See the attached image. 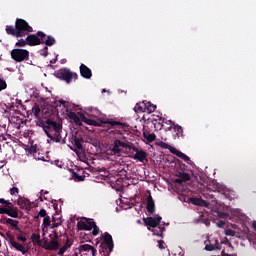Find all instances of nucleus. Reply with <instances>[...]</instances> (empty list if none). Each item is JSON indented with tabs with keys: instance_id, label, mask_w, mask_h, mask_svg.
Listing matches in <instances>:
<instances>
[{
	"instance_id": "1",
	"label": "nucleus",
	"mask_w": 256,
	"mask_h": 256,
	"mask_svg": "<svg viewBox=\"0 0 256 256\" xmlns=\"http://www.w3.org/2000/svg\"><path fill=\"white\" fill-rule=\"evenodd\" d=\"M36 126L41 127L44 133L47 135L48 139L55 141L56 143H61V133H63V124L53 121L51 119L36 121Z\"/></svg>"
},
{
	"instance_id": "2",
	"label": "nucleus",
	"mask_w": 256,
	"mask_h": 256,
	"mask_svg": "<svg viewBox=\"0 0 256 256\" xmlns=\"http://www.w3.org/2000/svg\"><path fill=\"white\" fill-rule=\"evenodd\" d=\"M7 35H12L17 39L27 36L29 33H33V27L29 25L27 21L21 18H17L14 26H6Z\"/></svg>"
},
{
	"instance_id": "3",
	"label": "nucleus",
	"mask_w": 256,
	"mask_h": 256,
	"mask_svg": "<svg viewBox=\"0 0 256 256\" xmlns=\"http://www.w3.org/2000/svg\"><path fill=\"white\" fill-rule=\"evenodd\" d=\"M82 121L87 125H93L94 127H108V129H125L127 127L126 123L113 120L111 118H105L100 120H91L85 115L81 117Z\"/></svg>"
},
{
	"instance_id": "4",
	"label": "nucleus",
	"mask_w": 256,
	"mask_h": 256,
	"mask_svg": "<svg viewBox=\"0 0 256 256\" xmlns=\"http://www.w3.org/2000/svg\"><path fill=\"white\" fill-rule=\"evenodd\" d=\"M49 239L47 238H43V249H45V251H57V249H59V247H61V244L59 243V234L57 233V231H53L52 234H49Z\"/></svg>"
},
{
	"instance_id": "5",
	"label": "nucleus",
	"mask_w": 256,
	"mask_h": 256,
	"mask_svg": "<svg viewBox=\"0 0 256 256\" xmlns=\"http://www.w3.org/2000/svg\"><path fill=\"white\" fill-rule=\"evenodd\" d=\"M54 76H56L57 79H61V81H65V83H72L73 79L74 81H77L79 79V75L75 72H71L69 68H61L54 72Z\"/></svg>"
},
{
	"instance_id": "6",
	"label": "nucleus",
	"mask_w": 256,
	"mask_h": 256,
	"mask_svg": "<svg viewBox=\"0 0 256 256\" xmlns=\"http://www.w3.org/2000/svg\"><path fill=\"white\" fill-rule=\"evenodd\" d=\"M26 39L30 47H36L37 45H43V39H47V34L43 31H38L36 34H28Z\"/></svg>"
},
{
	"instance_id": "7",
	"label": "nucleus",
	"mask_w": 256,
	"mask_h": 256,
	"mask_svg": "<svg viewBox=\"0 0 256 256\" xmlns=\"http://www.w3.org/2000/svg\"><path fill=\"white\" fill-rule=\"evenodd\" d=\"M11 58L17 63H22V61L29 59V52L25 49L16 48L11 51Z\"/></svg>"
},
{
	"instance_id": "8",
	"label": "nucleus",
	"mask_w": 256,
	"mask_h": 256,
	"mask_svg": "<svg viewBox=\"0 0 256 256\" xmlns=\"http://www.w3.org/2000/svg\"><path fill=\"white\" fill-rule=\"evenodd\" d=\"M6 237L8 238L9 245H11V247L16 249V251H20V253H22V255H25L27 253L28 250L25 249V247L21 243H19L15 240V236H13V234H11V232H7Z\"/></svg>"
},
{
	"instance_id": "9",
	"label": "nucleus",
	"mask_w": 256,
	"mask_h": 256,
	"mask_svg": "<svg viewBox=\"0 0 256 256\" xmlns=\"http://www.w3.org/2000/svg\"><path fill=\"white\" fill-rule=\"evenodd\" d=\"M94 225L95 221L88 218H83V220L77 223V229L78 231H91Z\"/></svg>"
},
{
	"instance_id": "10",
	"label": "nucleus",
	"mask_w": 256,
	"mask_h": 256,
	"mask_svg": "<svg viewBox=\"0 0 256 256\" xmlns=\"http://www.w3.org/2000/svg\"><path fill=\"white\" fill-rule=\"evenodd\" d=\"M162 219L163 218L161 216H157L156 218L146 217V218H143V223L149 229H151V227L152 229H155L161 224Z\"/></svg>"
},
{
	"instance_id": "11",
	"label": "nucleus",
	"mask_w": 256,
	"mask_h": 256,
	"mask_svg": "<svg viewBox=\"0 0 256 256\" xmlns=\"http://www.w3.org/2000/svg\"><path fill=\"white\" fill-rule=\"evenodd\" d=\"M70 142L75 147V149H79V151H81V149H83V143H85V140H83V136L75 132V134L71 135Z\"/></svg>"
},
{
	"instance_id": "12",
	"label": "nucleus",
	"mask_w": 256,
	"mask_h": 256,
	"mask_svg": "<svg viewBox=\"0 0 256 256\" xmlns=\"http://www.w3.org/2000/svg\"><path fill=\"white\" fill-rule=\"evenodd\" d=\"M131 151H134V153H136L133 156V159H135L136 161H140V163H143V161H145V159H147V152L143 151V150H139V148L133 146L131 148Z\"/></svg>"
},
{
	"instance_id": "13",
	"label": "nucleus",
	"mask_w": 256,
	"mask_h": 256,
	"mask_svg": "<svg viewBox=\"0 0 256 256\" xmlns=\"http://www.w3.org/2000/svg\"><path fill=\"white\" fill-rule=\"evenodd\" d=\"M104 244L106 245V247L108 249V253H113L115 244L113 243V236H111V234H109V232L104 233Z\"/></svg>"
},
{
	"instance_id": "14",
	"label": "nucleus",
	"mask_w": 256,
	"mask_h": 256,
	"mask_svg": "<svg viewBox=\"0 0 256 256\" xmlns=\"http://www.w3.org/2000/svg\"><path fill=\"white\" fill-rule=\"evenodd\" d=\"M157 117H158V120L157 119L153 120L155 129L161 130V129H163V127H165V124L171 125V123H173V121H171V120H167V119H165L163 117H159V116H157Z\"/></svg>"
},
{
	"instance_id": "15",
	"label": "nucleus",
	"mask_w": 256,
	"mask_h": 256,
	"mask_svg": "<svg viewBox=\"0 0 256 256\" xmlns=\"http://www.w3.org/2000/svg\"><path fill=\"white\" fill-rule=\"evenodd\" d=\"M165 131H171L173 129L174 133H176V137H183V127L179 124L171 123L169 127L164 128Z\"/></svg>"
},
{
	"instance_id": "16",
	"label": "nucleus",
	"mask_w": 256,
	"mask_h": 256,
	"mask_svg": "<svg viewBox=\"0 0 256 256\" xmlns=\"http://www.w3.org/2000/svg\"><path fill=\"white\" fill-rule=\"evenodd\" d=\"M80 75L84 79H91L93 77V72L85 64L80 65Z\"/></svg>"
},
{
	"instance_id": "17",
	"label": "nucleus",
	"mask_w": 256,
	"mask_h": 256,
	"mask_svg": "<svg viewBox=\"0 0 256 256\" xmlns=\"http://www.w3.org/2000/svg\"><path fill=\"white\" fill-rule=\"evenodd\" d=\"M146 209L149 215H153V213H155V200H153V196H151V194L147 196Z\"/></svg>"
},
{
	"instance_id": "18",
	"label": "nucleus",
	"mask_w": 256,
	"mask_h": 256,
	"mask_svg": "<svg viewBox=\"0 0 256 256\" xmlns=\"http://www.w3.org/2000/svg\"><path fill=\"white\" fill-rule=\"evenodd\" d=\"M20 209H31V201L27 198H19L17 201Z\"/></svg>"
},
{
	"instance_id": "19",
	"label": "nucleus",
	"mask_w": 256,
	"mask_h": 256,
	"mask_svg": "<svg viewBox=\"0 0 256 256\" xmlns=\"http://www.w3.org/2000/svg\"><path fill=\"white\" fill-rule=\"evenodd\" d=\"M174 155H176V157H179L180 159H183V161H185V163H188V165H191V158H189V156H187L185 153L176 149Z\"/></svg>"
},
{
	"instance_id": "20",
	"label": "nucleus",
	"mask_w": 256,
	"mask_h": 256,
	"mask_svg": "<svg viewBox=\"0 0 256 256\" xmlns=\"http://www.w3.org/2000/svg\"><path fill=\"white\" fill-rule=\"evenodd\" d=\"M190 203L192 205H197L198 207H205L207 202L201 198H189Z\"/></svg>"
},
{
	"instance_id": "21",
	"label": "nucleus",
	"mask_w": 256,
	"mask_h": 256,
	"mask_svg": "<svg viewBox=\"0 0 256 256\" xmlns=\"http://www.w3.org/2000/svg\"><path fill=\"white\" fill-rule=\"evenodd\" d=\"M176 176L180 178L184 183L187 181H191V175H189V173L183 171H176Z\"/></svg>"
},
{
	"instance_id": "22",
	"label": "nucleus",
	"mask_w": 256,
	"mask_h": 256,
	"mask_svg": "<svg viewBox=\"0 0 256 256\" xmlns=\"http://www.w3.org/2000/svg\"><path fill=\"white\" fill-rule=\"evenodd\" d=\"M72 245L73 243H71V240L67 239L65 244L59 249L58 255L59 256L65 255V252L67 251V249H69Z\"/></svg>"
},
{
	"instance_id": "23",
	"label": "nucleus",
	"mask_w": 256,
	"mask_h": 256,
	"mask_svg": "<svg viewBox=\"0 0 256 256\" xmlns=\"http://www.w3.org/2000/svg\"><path fill=\"white\" fill-rule=\"evenodd\" d=\"M158 147H161L162 149H168L170 151V153H172L173 155L175 154V151H177V148L163 142L160 141L157 143Z\"/></svg>"
},
{
	"instance_id": "24",
	"label": "nucleus",
	"mask_w": 256,
	"mask_h": 256,
	"mask_svg": "<svg viewBox=\"0 0 256 256\" xmlns=\"http://www.w3.org/2000/svg\"><path fill=\"white\" fill-rule=\"evenodd\" d=\"M155 109H157V105L145 100V112L149 114L155 113Z\"/></svg>"
},
{
	"instance_id": "25",
	"label": "nucleus",
	"mask_w": 256,
	"mask_h": 256,
	"mask_svg": "<svg viewBox=\"0 0 256 256\" xmlns=\"http://www.w3.org/2000/svg\"><path fill=\"white\" fill-rule=\"evenodd\" d=\"M6 215H8V217H12L13 219H18L19 218V208H17V207H14L11 209L8 208Z\"/></svg>"
},
{
	"instance_id": "26",
	"label": "nucleus",
	"mask_w": 256,
	"mask_h": 256,
	"mask_svg": "<svg viewBox=\"0 0 256 256\" xmlns=\"http://www.w3.org/2000/svg\"><path fill=\"white\" fill-rule=\"evenodd\" d=\"M148 231H152L154 235H157V237H163V232L165 231V227L158 226L155 229L148 228Z\"/></svg>"
},
{
	"instance_id": "27",
	"label": "nucleus",
	"mask_w": 256,
	"mask_h": 256,
	"mask_svg": "<svg viewBox=\"0 0 256 256\" xmlns=\"http://www.w3.org/2000/svg\"><path fill=\"white\" fill-rule=\"evenodd\" d=\"M221 249V245H219V240H215V245L213 244H206L205 250L206 251H215Z\"/></svg>"
},
{
	"instance_id": "28",
	"label": "nucleus",
	"mask_w": 256,
	"mask_h": 256,
	"mask_svg": "<svg viewBox=\"0 0 256 256\" xmlns=\"http://www.w3.org/2000/svg\"><path fill=\"white\" fill-rule=\"evenodd\" d=\"M134 111L135 113H145V100L143 102L136 103Z\"/></svg>"
},
{
	"instance_id": "29",
	"label": "nucleus",
	"mask_w": 256,
	"mask_h": 256,
	"mask_svg": "<svg viewBox=\"0 0 256 256\" xmlns=\"http://www.w3.org/2000/svg\"><path fill=\"white\" fill-rule=\"evenodd\" d=\"M55 43L56 41L53 36H46V38H43V45H46L47 47H53Z\"/></svg>"
},
{
	"instance_id": "30",
	"label": "nucleus",
	"mask_w": 256,
	"mask_h": 256,
	"mask_svg": "<svg viewBox=\"0 0 256 256\" xmlns=\"http://www.w3.org/2000/svg\"><path fill=\"white\" fill-rule=\"evenodd\" d=\"M143 137L144 139H146V141H148V143H153V141H155L157 139V136L155 135V133H151L149 134V132H143Z\"/></svg>"
},
{
	"instance_id": "31",
	"label": "nucleus",
	"mask_w": 256,
	"mask_h": 256,
	"mask_svg": "<svg viewBox=\"0 0 256 256\" xmlns=\"http://www.w3.org/2000/svg\"><path fill=\"white\" fill-rule=\"evenodd\" d=\"M114 142L117 146L123 147V149H129V151H131V149L133 148L132 144L125 143L121 140H115Z\"/></svg>"
},
{
	"instance_id": "32",
	"label": "nucleus",
	"mask_w": 256,
	"mask_h": 256,
	"mask_svg": "<svg viewBox=\"0 0 256 256\" xmlns=\"http://www.w3.org/2000/svg\"><path fill=\"white\" fill-rule=\"evenodd\" d=\"M79 251L80 253H89V251H91V249H93V246L89 245V244H82L79 246Z\"/></svg>"
},
{
	"instance_id": "33",
	"label": "nucleus",
	"mask_w": 256,
	"mask_h": 256,
	"mask_svg": "<svg viewBox=\"0 0 256 256\" xmlns=\"http://www.w3.org/2000/svg\"><path fill=\"white\" fill-rule=\"evenodd\" d=\"M6 224L11 225V227H14L17 231H19V221L13 220L11 218L6 219Z\"/></svg>"
},
{
	"instance_id": "34",
	"label": "nucleus",
	"mask_w": 256,
	"mask_h": 256,
	"mask_svg": "<svg viewBox=\"0 0 256 256\" xmlns=\"http://www.w3.org/2000/svg\"><path fill=\"white\" fill-rule=\"evenodd\" d=\"M111 151L113 153V155H121V149L119 148V146L117 145V143L114 141V144L111 147Z\"/></svg>"
},
{
	"instance_id": "35",
	"label": "nucleus",
	"mask_w": 256,
	"mask_h": 256,
	"mask_svg": "<svg viewBox=\"0 0 256 256\" xmlns=\"http://www.w3.org/2000/svg\"><path fill=\"white\" fill-rule=\"evenodd\" d=\"M31 239H32L33 243H37V245H39V247H41V235L33 233L31 236Z\"/></svg>"
},
{
	"instance_id": "36",
	"label": "nucleus",
	"mask_w": 256,
	"mask_h": 256,
	"mask_svg": "<svg viewBox=\"0 0 256 256\" xmlns=\"http://www.w3.org/2000/svg\"><path fill=\"white\" fill-rule=\"evenodd\" d=\"M27 45H29V42H27V38H26V39L18 40L15 44V47H27Z\"/></svg>"
},
{
	"instance_id": "37",
	"label": "nucleus",
	"mask_w": 256,
	"mask_h": 256,
	"mask_svg": "<svg viewBox=\"0 0 256 256\" xmlns=\"http://www.w3.org/2000/svg\"><path fill=\"white\" fill-rule=\"evenodd\" d=\"M72 177L74 181H85V175H79L75 171H72Z\"/></svg>"
},
{
	"instance_id": "38",
	"label": "nucleus",
	"mask_w": 256,
	"mask_h": 256,
	"mask_svg": "<svg viewBox=\"0 0 256 256\" xmlns=\"http://www.w3.org/2000/svg\"><path fill=\"white\" fill-rule=\"evenodd\" d=\"M32 113L34 117H39V113H41V108L39 107V104H35L32 108Z\"/></svg>"
},
{
	"instance_id": "39",
	"label": "nucleus",
	"mask_w": 256,
	"mask_h": 256,
	"mask_svg": "<svg viewBox=\"0 0 256 256\" xmlns=\"http://www.w3.org/2000/svg\"><path fill=\"white\" fill-rule=\"evenodd\" d=\"M45 229H49V227H51V217L50 216H46L44 219H43V224H42Z\"/></svg>"
},
{
	"instance_id": "40",
	"label": "nucleus",
	"mask_w": 256,
	"mask_h": 256,
	"mask_svg": "<svg viewBox=\"0 0 256 256\" xmlns=\"http://www.w3.org/2000/svg\"><path fill=\"white\" fill-rule=\"evenodd\" d=\"M52 221H53L51 226L52 229H56L57 227H60V225H62L61 220H55V217L52 218Z\"/></svg>"
},
{
	"instance_id": "41",
	"label": "nucleus",
	"mask_w": 256,
	"mask_h": 256,
	"mask_svg": "<svg viewBox=\"0 0 256 256\" xmlns=\"http://www.w3.org/2000/svg\"><path fill=\"white\" fill-rule=\"evenodd\" d=\"M39 217H44V218L47 217V210L42 208L39 211L38 215L35 217V219H39Z\"/></svg>"
},
{
	"instance_id": "42",
	"label": "nucleus",
	"mask_w": 256,
	"mask_h": 256,
	"mask_svg": "<svg viewBox=\"0 0 256 256\" xmlns=\"http://www.w3.org/2000/svg\"><path fill=\"white\" fill-rule=\"evenodd\" d=\"M93 231H92V235L94 237H97V235H99V227H97V224L94 222V226L92 227Z\"/></svg>"
},
{
	"instance_id": "43",
	"label": "nucleus",
	"mask_w": 256,
	"mask_h": 256,
	"mask_svg": "<svg viewBox=\"0 0 256 256\" xmlns=\"http://www.w3.org/2000/svg\"><path fill=\"white\" fill-rule=\"evenodd\" d=\"M225 235H226L227 237H235V230L227 229V230L225 231Z\"/></svg>"
},
{
	"instance_id": "44",
	"label": "nucleus",
	"mask_w": 256,
	"mask_h": 256,
	"mask_svg": "<svg viewBox=\"0 0 256 256\" xmlns=\"http://www.w3.org/2000/svg\"><path fill=\"white\" fill-rule=\"evenodd\" d=\"M4 89H7V82H5L3 79H0V91H4Z\"/></svg>"
},
{
	"instance_id": "45",
	"label": "nucleus",
	"mask_w": 256,
	"mask_h": 256,
	"mask_svg": "<svg viewBox=\"0 0 256 256\" xmlns=\"http://www.w3.org/2000/svg\"><path fill=\"white\" fill-rule=\"evenodd\" d=\"M16 238L18 241H21L22 243H25L27 241V237H25L21 234H16Z\"/></svg>"
},
{
	"instance_id": "46",
	"label": "nucleus",
	"mask_w": 256,
	"mask_h": 256,
	"mask_svg": "<svg viewBox=\"0 0 256 256\" xmlns=\"http://www.w3.org/2000/svg\"><path fill=\"white\" fill-rule=\"evenodd\" d=\"M4 206L6 209H14L13 203H11L9 200H6V203H4Z\"/></svg>"
},
{
	"instance_id": "47",
	"label": "nucleus",
	"mask_w": 256,
	"mask_h": 256,
	"mask_svg": "<svg viewBox=\"0 0 256 256\" xmlns=\"http://www.w3.org/2000/svg\"><path fill=\"white\" fill-rule=\"evenodd\" d=\"M19 193V188L17 187H12L10 189V195H17Z\"/></svg>"
},
{
	"instance_id": "48",
	"label": "nucleus",
	"mask_w": 256,
	"mask_h": 256,
	"mask_svg": "<svg viewBox=\"0 0 256 256\" xmlns=\"http://www.w3.org/2000/svg\"><path fill=\"white\" fill-rule=\"evenodd\" d=\"M42 55L44 57H47V55H49V48L47 46H45L43 49H42Z\"/></svg>"
},
{
	"instance_id": "49",
	"label": "nucleus",
	"mask_w": 256,
	"mask_h": 256,
	"mask_svg": "<svg viewBox=\"0 0 256 256\" xmlns=\"http://www.w3.org/2000/svg\"><path fill=\"white\" fill-rule=\"evenodd\" d=\"M158 247H159V249H165V241L159 240L158 241Z\"/></svg>"
},
{
	"instance_id": "50",
	"label": "nucleus",
	"mask_w": 256,
	"mask_h": 256,
	"mask_svg": "<svg viewBox=\"0 0 256 256\" xmlns=\"http://www.w3.org/2000/svg\"><path fill=\"white\" fill-rule=\"evenodd\" d=\"M8 210H9V208L1 207L0 208V215H7Z\"/></svg>"
},
{
	"instance_id": "51",
	"label": "nucleus",
	"mask_w": 256,
	"mask_h": 256,
	"mask_svg": "<svg viewBox=\"0 0 256 256\" xmlns=\"http://www.w3.org/2000/svg\"><path fill=\"white\" fill-rule=\"evenodd\" d=\"M174 183H177L178 185H181V184H183L184 182H183L180 178H176V179L174 180Z\"/></svg>"
},
{
	"instance_id": "52",
	"label": "nucleus",
	"mask_w": 256,
	"mask_h": 256,
	"mask_svg": "<svg viewBox=\"0 0 256 256\" xmlns=\"http://www.w3.org/2000/svg\"><path fill=\"white\" fill-rule=\"evenodd\" d=\"M217 225H218V227H223L225 225V221L219 220Z\"/></svg>"
},
{
	"instance_id": "53",
	"label": "nucleus",
	"mask_w": 256,
	"mask_h": 256,
	"mask_svg": "<svg viewBox=\"0 0 256 256\" xmlns=\"http://www.w3.org/2000/svg\"><path fill=\"white\" fill-rule=\"evenodd\" d=\"M90 251L92 256H95V253H97V249H95L93 246L92 249H90Z\"/></svg>"
},
{
	"instance_id": "54",
	"label": "nucleus",
	"mask_w": 256,
	"mask_h": 256,
	"mask_svg": "<svg viewBox=\"0 0 256 256\" xmlns=\"http://www.w3.org/2000/svg\"><path fill=\"white\" fill-rule=\"evenodd\" d=\"M58 103H60V105H63V107H65V105H67V101H65V100H59Z\"/></svg>"
},
{
	"instance_id": "55",
	"label": "nucleus",
	"mask_w": 256,
	"mask_h": 256,
	"mask_svg": "<svg viewBox=\"0 0 256 256\" xmlns=\"http://www.w3.org/2000/svg\"><path fill=\"white\" fill-rule=\"evenodd\" d=\"M208 196L210 197V199H212V201H217V200H215V195H213V194H208Z\"/></svg>"
},
{
	"instance_id": "56",
	"label": "nucleus",
	"mask_w": 256,
	"mask_h": 256,
	"mask_svg": "<svg viewBox=\"0 0 256 256\" xmlns=\"http://www.w3.org/2000/svg\"><path fill=\"white\" fill-rule=\"evenodd\" d=\"M222 195H224V197H225L226 199H229V197H231V196L229 195V193H226V192L222 193Z\"/></svg>"
},
{
	"instance_id": "57",
	"label": "nucleus",
	"mask_w": 256,
	"mask_h": 256,
	"mask_svg": "<svg viewBox=\"0 0 256 256\" xmlns=\"http://www.w3.org/2000/svg\"><path fill=\"white\" fill-rule=\"evenodd\" d=\"M219 217H227V214H226V213H223V212H220V213H219Z\"/></svg>"
},
{
	"instance_id": "58",
	"label": "nucleus",
	"mask_w": 256,
	"mask_h": 256,
	"mask_svg": "<svg viewBox=\"0 0 256 256\" xmlns=\"http://www.w3.org/2000/svg\"><path fill=\"white\" fill-rule=\"evenodd\" d=\"M7 200H5L4 198H0V203H2V205H5Z\"/></svg>"
},
{
	"instance_id": "59",
	"label": "nucleus",
	"mask_w": 256,
	"mask_h": 256,
	"mask_svg": "<svg viewBox=\"0 0 256 256\" xmlns=\"http://www.w3.org/2000/svg\"><path fill=\"white\" fill-rule=\"evenodd\" d=\"M41 195H47V194H49V191H44V190H41Z\"/></svg>"
},
{
	"instance_id": "60",
	"label": "nucleus",
	"mask_w": 256,
	"mask_h": 256,
	"mask_svg": "<svg viewBox=\"0 0 256 256\" xmlns=\"http://www.w3.org/2000/svg\"><path fill=\"white\" fill-rule=\"evenodd\" d=\"M71 117H72V119H75V118H77V114H75V112H72Z\"/></svg>"
},
{
	"instance_id": "61",
	"label": "nucleus",
	"mask_w": 256,
	"mask_h": 256,
	"mask_svg": "<svg viewBox=\"0 0 256 256\" xmlns=\"http://www.w3.org/2000/svg\"><path fill=\"white\" fill-rule=\"evenodd\" d=\"M42 237L45 239V228L42 229Z\"/></svg>"
},
{
	"instance_id": "62",
	"label": "nucleus",
	"mask_w": 256,
	"mask_h": 256,
	"mask_svg": "<svg viewBox=\"0 0 256 256\" xmlns=\"http://www.w3.org/2000/svg\"><path fill=\"white\" fill-rule=\"evenodd\" d=\"M254 230L256 231V221L253 222Z\"/></svg>"
},
{
	"instance_id": "63",
	"label": "nucleus",
	"mask_w": 256,
	"mask_h": 256,
	"mask_svg": "<svg viewBox=\"0 0 256 256\" xmlns=\"http://www.w3.org/2000/svg\"><path fill=\"white\" fill-rule=\"evenodd\" d=\"M39 199H40V201H43V196H40V198H39Z\"/></svg>"
},
{
	"instance_id": "64",
	"label": "nucleus",
	"mask_w": 256,
	"mask_h": 256,
	"mask_svg": "<svg viewBox=\"0 0 256 256\" xmlns=\"http://www.w3.org/2000/svg\"><path fill=\"white\" fill-rule=\"evenodd\" d=\"M226 256H231V254H226Z\"/></svg>"
}]
</instances>
